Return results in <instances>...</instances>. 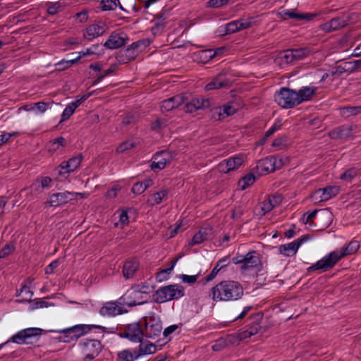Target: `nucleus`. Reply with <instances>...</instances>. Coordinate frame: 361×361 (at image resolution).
<instances>
[{
    "label": "nucleus",
    "mask_w": 361,
    "mask_h": 361,
    "mask_svg": "<svg viewBox=\"0 0 361 361\" xmlns=\"http://www.w3.org/2000/svg\"><path fill=\"white\" fill-rule=\"evenodd\" d=\"M243 294L244 289L239 282L224 280L210 289L209 297L215 302H233L240 299Z\"/></svg>",
    "instance_id": "f257e3e1"
},
{
    "label": "nucleus",
    "mask_w": 361,
    "mask_h": 361,
    "mask_svg": "<svg viewBox=\"0 0 361 361\" xmlns=\"http://www.w3.org/2000/svg\"><path fill=\"white\" fill-rule=\"evenodd\" d=\"M360 248L358 241H351L346 246L341 247L339 250L331 252L322 259L313 264L307 268V271L316 270L327 271L335 266V264L343 257L355 253Z\"/></svg>",
    "instance_id": "f03ea898"
},
{
    "label": "nucleus",
    "mask_w": 361,
    "mask_h": 361,
    "mask_svg": "<svg viewBox=\"0 0 361 361\" xmlns=\"http://www.w3.org/2000/svg\"><path fill=\"white\" fill-rule=\"evenodd\" d=\"M92 329L98 330L97 332L102 334L104 336L106 332L107 329L100 325L92 324H77L72 327L67 328L61 330V338L65 343H71L78 340L80 337L85 335L86 334L92 331Z\"/></svg>",
    "instance_id": "7ed1b4c3"
},
{
    "label": "nucleus",
    "mask_w": 361,
    "mask_h": 361,
    "mask_svg": "<svg viewBox=\"0 0 361 361\" xmlns=\"http://www.w3.org/2000/svg\"><path fill=\"white\" fill-rule=\"evenodd\" d=\"M185 295L183 286L174 283L159 288L153 295V300L157 303H164L171 300H176Z\"/></svg>",
    "instance_id": "20e7f679"
},
{
    "label": "nucleus",
    "mask_w": 361,
    "mask_h": 361,
    "mask_svg": "<svg viewBox=\"0 0 361 361\" xmlns=\"http://www.w3.org/2000/svg\"><path fill=\"white\" fill-rule=\"evenodd\" d=\"M151 44L148 38L142 39L132 43L126 49H121L116 59L121 63H128L143 52Z\"/></svg>",
    "instance_id": "39448f33"
},
{
    "label": "nucleus",
    "mask_w": 361,
    "mask_h": 361,
    "mask_svg": "<svg viewBox=\"0 0 361 361\" xmlns=\"http://www.w3.org/2000/svg\"><path fill=\"white\" fill-rule=\"evenodd\" d=\"M232 260L234 264L240 265V269L242 272L254 269L259 271L262 266L259 255L255 250L248 252L245 255H238L233 257Z\"/></svg>",
    "instance_id": "423d86ee"
},
{
    "label": "nucleus",
    "mask_w": 361,
    "mask_h": 361,
    "mask_svg": "<svg viewBox=\"0 0 361 361\" xmlns=\"http://www.w3.org/2000/svg\"><path fill=\"white\" fill-rule=\"evenodd\" d=\"M78 346L83 355V361L95 359L103 349V345L98 339H82L78 343Z\"/></svg>",
    "instance_id": "0eeeda50"
},
{
    "label": "nucleus",
    "mask_w": 361,
    "mask_h": 361,
    "mask_svg": "<svg viewBox=\"0 0 361 361\" xmlns=\"http://www.w3.org/2000/svg\"><path fill=\"white\" fill-rule=\"evenodd\" d=\"M296 90L281 87L274 94V101L283 109H293L299 105Z\"/></svg>",
    "instance_id": "6e6552de"
},
{
    "label": "nucleus",
    "mask_w": 361,
    "mask_h": 361,
    "mask_svg": "<svg viewBox=\"0 0 361 361\" xmlns=\"http://www.w3.org/2000/svg\"><path fill=\"white\" fill-rule=\"evenodd\" d=\"M145 325V336L149 338L159 337L162 332V324L159 316L154 312H150L149 316L142 317Z\"/></svg>",
    "instance_id": "1a4fd4ad"
},
{
    "label": "nucleus",
    "mask_w": 361,
    "mask_h": 361,
    "mask_svg": "<svg viewBox=\"0 0 361 361\" xmlns=\"http://www.w3.org/2000/svg\"><path fill=\"white\" fill-rule=\"evenodd\" d=\"M39 328H27L13 335L6 342L0 345V350L8 343L12 341L17 344L32 343V339L37 338L42 334Z\"/></svg>",
    "instance_id": "9d476101"
},
{
    "label": "nucleus",
    "mask_w": 361,
    "mask_h": 361,
    "mask_svg": "<svg viewBox=\"0 0 361 361\" xmlns=\"http://www.w3.org/2000/svg\"><path fill=\"white\" fill-rule=\"evenodd\" d=\"M78 197L82 199H86L88 197V194L87 192H71L68 191L54 193L49 196V200L47 203L51 207H60L73 200H76Z\"/></svg>",
    "instance_id": "9b49d317"
},
{
    "label": "nucleus",
    "mask_w": 361,
    "mask_h": 361,
    "mask_svg": "<svg viewBox=\"0 0 361 361\" xmlns=\"http://www.w3.org/2000/svg\"><path fill=\"white\" fill-rule=\"evenodd\" d=\"M281 166V159H278L277 157L271 156L259 160L252 170L260 176L280 169Z\"/></svg>",
    "instance_id": "f8f14e48"
},
{
    "label": "nucleus",
    "mask_w": 361,
    "mask_h": 361,
    "mask_svg": "<svg viewBox=\"0 0 361 361\" xmlns=\"http://www.w3.org/2000/svg\"><path fill=\"white\" fill-rule=\"evenodd\" d=\"M147 302V298L145 295H142L136 288L133 286L118 299V303L121 305L128 307H134L143 305Z\"/></svg>",
    "instance_id": "ddd939ff"
},
{
    "label": "nucleus",
    "mask_w": 361,
    "mask_h": 361,
    "mask_svg": "<svg viewBox=\"0 0 361 361\" xmlns=\"http://www.w3.org/2000/svg\"><path fill=\"white\" fill-rule=\"evenodd\" d=\"M82 159V156L79 154L71 157L68 161H62L56 169L58 178L60 180L67 178L71 172H73L79 167Z\"/></svg>",
    "instance_id": "4468645a"
},
{
    "label": "nucleus",
    "mask_w": 361,
    "mask_h": 361,
    "mask_svg": "<svg viewBox=\"0 0 361 361\" xmlns=\"http://www.w3.org/2000/svg\"><path fill=\"white\" fill-rule=\"evenodd\" d=\"M121 338H126L132 342L141 343L145 336L144 330L138 322L127 325L123 332L120 334Z\"/></svg>",
    "instance_id": "2eb2a0df"
},
{
    "label": "nucleus",
    "mask_w": 361,
    "mask_h": 361,
    "mask_svg": "<svg viewBox=\"0 0 361 361\" xmlns=\"http://www.w3.org/2000/svg\"><path fill=\"white\" fill-rule=\"evenodd\" d=\"M339 188L337 186H327L316 190L310 195V198L314 203L328 201L339 193Z\"/></svg>",
    "instance_id": "dca6fc26"
},
{
    "label": "nucleus",
    "mask_w": 361,
    "mask_h": 361,
    "mask_svg": "<svg viewBox=\"0 0 361 361\" xmlns=\"http://www.w3.org/2000/svg\"><path fill=\"white\" fill-rule=\"evenodd\" d=\"M308 240V235H302L301 238L294 240L293 242L280 245L279 252L281 254L287 257L293 256L296 254L300 246Z\"/></svg>",
    "instance_id": "f3484780"
},
{
    "label": "nucleus",
    "mask_w": 361,
    "mask_h": 361,
    "mask_svg": "<svg viewBox=\"0 0 361 361\" xmlns=\"http://www.w3.org/2000/svg\"><path fill=\"white\" fill-rule=\"evenodd\" d=\"M128 41L129 38L126 34H119L114 32L110 35L104 46L109 49H116L125 45Z\"/></svg>",
    "instance_id": "a211bd4d"
},
{
    "label": "nucleus",
    "mask_w": 361,
    "mask_h": 361,
    "mask_svg": "<svg viewBox=\"0 0 361 361\" xmlns=\"http://www.w3.org/2000/svg\"><path fill=\"white\" fill-rule=\"evenodd\" d=\"M243 157L240 155L231 157L222 161L219 164V170L221 173H228L230 171L238 169L243 163Z\"/></svg>",
    "instance_id": "6ab92c4d"
},
{
    "label": "nucleus",
    "mask_w": 361,
    "mask_h": 361,
    "mask_svg": "<svg viewBox=\"0 0 361 361\" xmlns=\"http://www.w3.org/2000/svg\"><path fill=\"white\" fill-rule=\"evenodd\" d=\"M187 98L183 94H177L161 102L160 108L162 111H169L185 103Z\"/></svg>",
    "instance_id": "aec40b11"
},
{
    "label": "nucleus",
    "mask_w": 361,
    "mask_h": 361,
    "mask_svg": "<svg viewBox=\"0 0 361 361\" xmlns=\"http://www.w3.org/2000/svg\"><path fill=\"white\" fill-rule=\"evenodd\" d=\"M127 312L122 307L118 306L116 302H107L99 310L102 316L114 317Z\"/></svg>",
    "instance_id": "412c9836"
},
{
    "label": "nucleus",
    "mask_w": 361,
    "mask_h": 361,
    "mask_svg": "<svg viewBox=\"0 0 361 361\" xmlns=\"http://www.w3.org/2000/svg\"><path fill=\"white\" fill-rule=\"evenodd\" d=\"M353 128L350 126L343 125L329 132L331 139H347L353 136Z\"/></svg>",
    "instance_id": "4be33fe9"
},
{
    "label": "nucleus",
    "mask_w": 361,
    "mask_h": 361,
    "mask_svg": "<svg viewBox=\"0 0 361 361\" xmlns=\"http://www.w3.org/2000/svg\"><path fill=\"white\" fill-rule=\"evenodd\" d=\"M170 162L169 154L166 152H157L153 157V161L150 164L152 170H161L164 169L168 163Z\"/></svg>",
    "instance_id": "5701e85b"
},
{
    "label": "nucleus",
    "mask_w": 361,
    "mask_h": 361,
    "mask_svg": "<svg viewBox=\"0 0 361 361\" xmlns=\"http://www.w3.org/2000/svg\"><path fill=\"white\" fill-rule=\"evenodd\" d=\"M318 87L316 86L302 87L298 91H296L298 97V103L300 104L303 102L311 100L316 94Z\"/></svg>",
    "instance_id": "b1692460"
},
{
    "label": "nucleus",
    "mask_w": 361,
    "mask_h": 361,
    "mask_svg": "<svg viewBox=\"0 0 361 361\" xmlns=\"http://www.w3.org/2000/svg\"><path fill=\"white\" fill-rule=\"evenodd\" d=\"M346 25L345 20L342 18H334L321 25L320 28L326 32H329L344 27Z\"/></svg>",
    "instance_id": "393cba45"
},
{
    "label": "nucleus",
    "mask_w": 361,
    "mask_h": 361,
    "mask_svg": "<svg viewBox=\"0 0 361 361\" xmlns=\"http://www.w3.org/2000/svg\"><path fill=\"white\" fill-rule=\"evenodd\" d=\"M104 32L105 27L104 25L92 24L86 28L83 35L87 40L92 41L93 39L102 35Z\"/></svg>",
    "instance_id": "a878e982"
},
{
    "label": "nucleus",
    "mask_w": 361,
    "mask_h": 361,
    "mask_svg": "<svg viewBox=\"0 0 361 361\" xmlns=\"http://www.w3.org/2000/svg\"><path fill=\"white\" fill-rule=\"evenodd\" d=\"M212 234V229L208 228H201L200 231L194 235L192 238L190 245H195L200 244L202 242L208 240Z\"/></svg>",
    "instance_id": "bb28decb"
},
{
    "label": "nucleus",
    "mask_w": 361,
    "mask_h": 361,
    "mask_svg": "<svg viewBox=\"0 0 361 361\" xmlns=\"http://www.w3.org/2000/svg\"><path fill=\"white\" fill-rule=\"evenodd\" d=\"M229 264V257H223L220 259H219L215 265V267L213 268L212 271L205 277V281L207 282L213 280L219 273V271L223 269L224 267H226Z\"/></svg>",
    "instance_id": "cd10ccee"
},
{
    "label": "nucleus",
    "mask_w": 361,
    "mask_h": 361,
    "mask_svg": "<svg viewBox=\"0 0 361 361\" xmlns=\"http://www.w3.org/2000/svg\"><path fill=\"white\" fill-rule=\"evenodd\" d=\"M139 267V263L136 260L126 262L123 267V274L126 279L132 278Z\"/></svg>",
    "instance_id": "c85d7f7f"
},
{
    "label": "nucleus",
    "mask_w": 361,
    "mask_h": 361,
    "mask_svg": "<svg viewBox=\"0 0 361 361\" xmlns=\"http://www.w3.org/2000/svg\"><path fill=\"white\" fill-rule=\"evenodd\" d=\"M288 18L289 19H295L296 20H306L310 21L312 20L315 16L316 14L311 13H299L297 9H290L288 10Z\"/></svg>",
    "instance_id": "c756f323"
},
{
    "label": "nucleus",
    "mask_w": 361,
    "mask_h": 361,
    "mask_svg": "<svg viewBox=\"0 0 361 361\" xmlns=\"http://www.w3.org/2000/svg\"><path fill=\"white\" fill-rule=\"evenodd\" d=\"M52 179L49 176L38 178L31 185V189L36 192H40L43 189L49 187Z\"/></svg>",
    "instance_id": "7c9ffc66"
},
{
    "label": "nucleus",
    "mask_w": 361,
    "mask_h": 361,
    "mask_svg": "<svg viewBox=\"0 0 361 361\" xmlns=\"http://www.w3.org/2000/svg\"><path fill=\"white\" fill-rule=\"evenodd\" d=\"M85 55V54L83 53L82 54H80L78 56H77L75 59H67V60L62 59L61 61H60L59 62H58L55 64L56 70H57L59 71H63L68 68L73 64L76 63Z\"/></svg>",
    "instance_id": "2f4dec72"
},
{
    "label": "nucleus",
    "mask_w": 361,
    "mask_h": 361,
    "mask_svg": "<svg viewBox=\"0 0 361 361\" xmlns=\"http://www.w3.org/2000/svg\"><path fill=\"white\" fill-rule=\"evenodd\" d=\"M157 347L152 343L143 345L142 343L139 345V350H135V357L138 358L142 355L153 354L156 352Z\"/></svg>",
    "instance_id": "473e14b6"
},
{
    "label": "nucleus",
    "mask_w": 361,
    "mask_h": 361,
    "mask_svg": "<svg viewBox=\"0 0 361 361\" xmlns=\"http://www.w3.org/2000/svg\"><path fill=\"white\" fill-rule=\"evenodd\" d=\"M168 195L167 190H161L159 192H154L149 196L147 203L151 206L159 204L161 202L163 199Z\"/></svg>",
    "instance_id": "72a5a7b5"
},
{
    "label": "nucleus",
    "mask_w": 361,
    "mask_h": 361,
    "mask_svg": "<svg viewBox=\"0 0 361 361\" xmlns=\"http://www.w3.org/2000/svg\"><path fill=\"white\" fill-rule=\"evenodd\" d=\"M228 81L226 79L222 80L220 77H216L212 81L206 85L207 90L219 89L228 85Z\"/></svg>",
    "instance_id": "f704fd0d"
},
{
    "label": "nucleus",
    "mask_w": 361,
    "mask_h": 361,
    "mask_svg": "<svg viewBox=\"0 0 361 361\" xmlns=\"http://www.w3.org/2000/svg\"><path fill=\"white\" fill-rule=\"evenodd\" d=\"M296 61L302 60L311 54V50L308 47L292 49Z\"/></svg>",
    "instance_id": "c9c22d12"
},
{
    "label": "nucleus",
    "mask_w": 361,
    "mask_h": 361,
    "mask_svg": "<svg viewBox=\"0 0 361 361\" xmlns=\"http://www.w3.org/2000/svg\"><path fill=\"white\" fill-rule=\"evenodd\" d=\"M135 359V352L133 353L126 349L118 353L116 361H134Z\"/></svg>",
    "instance_id": "e433bc0d"
},
{
    "label": "nucleus",
    "mask_w": 361,
    "mask_h": 361,
    "mask_svg": "<svg viewBox=\"0 0 361 361\" xmlns=\"http://www.w3.org/2000/svg\"><path fill=\"white\" fill-rule=\"evenodd\" d=\"M359 173V169L357 168H350L347 169L345 172H343L340 178L342 180L346 181V182H351V180L357 176Z\"/></svg>",
    "instance_id": "4c0bfd02"
},
{
    "label": "nucleus",
    "mask_w": 361,
    "mask_h": 361,
    "mask_svg": "<svg viewBox=\"0 0 361 361\" xmlns=\"http://www.w3.org/2000/svg\"><path fill=\"white\" fill-rule=\"evenodd\" d=\"M255 180V176L252 173H247L240 180L239 185L242 190H245L247 187L252 185Z\"/></svg>",
    "instance_id": "58836bf2"
},
{
    "label": "nucleus",
    "mask_w": 361,
    "mask_h": 361,
    "mask_svg": "<svg viewBox=\"0 0 361 361\" xmlns=\"http://www.w3.org/2000/svg\"><path fill=\"white\" fill-rule=\"evenodd\" d=\"M236 112L234 107L231 105H224L219 108V119H223L227 116H232Z\"/></svg>",
    "instance_id": "ea45409f"
},
{
    "label": "nucleus",
    "mask_w": 361,
    "mask_h": 361,
    "mask_svg": "<svg viewBox=\"0 0 361 361\" xmlns=\"http://www.w3.org/2000/svg\"><path fill=\"white\" fill-rule=\"evenodd\" d=\"M17 295H20L21 294H23V298H22V301H24V302H30L31 301V299H32V295H33V292L30 290V288L28 286H27L26 285H23L21 286V288H20V290H17Z\"/></svg>",
    "instance_id": "a19ab883"
},
{
    "label": "nucleus",
    "mask_w": 361,
    "mask_h": 361,
    "mask_svg": "<svg viewBox=\"0 0 361 361\" xmlns=\"http://www.w3.org/2000/svg\"><path fill=\"white\" fill-rule=\"evenodd\" d=\"M319 212L318 209H314L312 212H307L304 213L302 215V217L301 218V221L304 224H309L310 226H313V219L315 218L317 212Z\"/></svg>",
    "instance_id": "79ce46f5"
},
{
    "label": "nucleus",
    "mask_w": 361,
    "mask_h": 361,
    "mask_svg": "<svg viewBox=\"0 0 361 361\" xmlns=\"http://www.w3.org/2000/svg\"><path fill=\"white\" fill-rule=\"evenodd\" d=\"M117 65L116 64H112L107 70L104 71V73L98 76L94 81L93 82V85L98 84L105 77L109 76L111 74H113L117 69Z\"/></svg>",
    "instance_id": "37998d69"
},
{
    "label": "nucleus",
    "mask_w": 361,
    "mask_h": 361,
    "mask_svg": "<svg viewBox=\"0 0 361 361\" xmlns=\"http://www.w3.org/2000/svg\"><path fill=\"white\" fill-rule=\"evenodd\" d=\"M281 58L287 64L292 63L296 61L292 49H287L281 52Z\"/></svg>",
    "instance_id": "c03bdc74"
},
{
    "label": "nucleus",
    "mask_w": 361,
    "mask_h": 361,
    "mask_svg": "<svg viewBox=\"0 0 361 361\" xmlns=\"http://www.w3.org/2000/svg\"><path fill=\"white\" fill-rule=\"evenodd\" d=\"M138 116L135 113H129L125 115L122 119V124L127 126L134 124L137 121Z\"/></svg>",
    "instance_id": "a18cd8bd"
},
{
    "label": "nucleus",
    "mask_w": 361,
    "mask_h": 361,
    "mask_svg": "<svg viewBox=\"0 0 361 361\" xmlns=\"http://www.w3.org/2000/svg\"><path fill=\"white\" fill-rule=\"evenodd\" d=\"M193 104H195L197 110L204 108H208L210 106V102L207 99H200L197 97L191 99Z\"/></svg>",
    "instance_id": "49530a36"
},
{
    "label": "nucleus",
    "mask_w": 361,
    "mask_h": 361,
    "mask_svg": "<svg viewBox=\"0 0 361 361\" xmlns=\"http://www.w3.org/2000/svg\"><path fill=\"white\" fill-rule=\"evenodd\" d=\"M341 111L343 114H346L348 116L357 115L361 113V106H345Z\"/></svg>",
    "instance_id": "de8ad7c7"
},
{
    "label": "nucleus",
    "mask_w": 361,
    "mask_h": 361,
    "mask_svg": "<svg viewBox=\"0 0 361 361\" xmlns=\"http://www.w3.org/2000/svg\"><path fill=\"white\" fill-rule=\"evenodd\" d=\"M62 11V6L59 1L51 3L47 7V13L51 16L57 14Z\"/></svg>",
    "instance_id": "09e8293b"
},
{
    "label": "nucleus",
    "mask_w": 361,
    "mask_h": 361,
    "mask_svg": "<svg viewBox=\"0 0 361 361\" xmlns=\"http://www.w3.org/2000/svg\"><path fill=\"white\" fill-rule=\"evenodd\" d=\"M135 145L136 144L135 142L128 140L119 145L116 148V152L118 153H123L127 150L133 149Z\"/></svg>",
    "instance_id": "8fccbe9b"
},
{
    "label": "nucleus",
    "mask_w": 361,
    "mask_h": 361,
    "mask_svg": "<svg viewBox=\"0 0 361 361\" xmlns=\"http://www.w3.org/2000/svg\"><path fill=\"white\" fill-rule=\"evenodd\" d=\"M100 6L102 11H111L116 8L117 4L114 0H102Z\"/></svg>",
    "instance_id": "3c124183"
},
{
    "label": "nucleus",
    "mask_w": 361,
    "mask_h": 361,
    "mask_svg": "<svg viewBox=\"0 0 361 361\" xmlns=\"http://www.w3.org/2000/svg\"><path fill=\"white\" fill-rule=\"evenodd\" d=\"M136 288V290L141 293L142 295H145L147 298L148 294L150 293L149 286L147 283H142L140 284H135L133 286Z\"/></svg>",
    "instance_id": "603ef678"
},
{
    "label": "nucleus",
    "mask_w": 361,
    "mask_h": 361,
    "mask_svg": "<svg viewBox=\"0 0 361 361\" xmlns=\"http://www.w3.org/2000/svg\"><path fill=\"white\" fill-rule=\"evenodd\" d=\"M226 347L228 346L226 342V339L224 337H221L215 341L214 344L212 345V350L214 351L218 352L222 350Z\"/></svg>",
    "instance_id": "864d4df0"
},
{
    "label": "nucleus",
    "mask_w": 361,
    "mask_h": 361,
    "mask_svg": "<svg viewBox=\"0 0 361 361\" xmlns=\"http://www.w3.org/2000/svg\"><path fill=\"white\" fill-rule=\"evenodd\" d=\"M226 339V342L227 344V346L228 345H239L240 342L241 341L238 334V335H233L230 334L224 337Z\"/></svg>",
    "instance_id": "5fc2aeb1"
},
{
    "label": "nucleus",
    "mask_w": 361,
    "mask_h": 361,
    "mask_svg": "<svg viewBox=\"0 0 361 361\" xmlns=\"http://www.w3.org/2000/svg\"><path fill=\"white\" fill-rule=\"evenodd\" d=\"M75 109L73 107H72L69 104L66 106V107L64 109L62 114H61V122L65 121L74 114Z\"/></svg>",
    "instance_id": "6e6d98bb"
},
{
    "label": "nucleus",
    "mask_w": 361,
    "mask_h": 361,
    "mask_svg": "<svg viewBox=\"0 0 361 361\" xmlns=\"http://www.w3.org/2000/svg\"><path fill=\"white\" fill-rule=\"evenodd\" d=\"M229 0H209L207 3L209 8H220L228 3Z\"/></svg>",
    "instance_id": "4d7b16f0"
},
{
    "label": "nucleus",
    "mask_w": 361,
    "mask_h": 361,
    "mask_svg": "<svg viewBox=\"0 0 361 361\" xmlns=\"http://www.w3.org/2000/svg\"><path fill=\"white\" fill-rule=\"evenodd\" d=\"M267 199L273 204V209L279 205L283 201V197L279 194L269 195Z\"/></svg>",
    "instance_id": "13d9d810"
},
{
    "label": "nucleus",
    "mask_w": 361,
    "mask_h": 361,
    "mask_svg": "<svg viewBox=\"0 0 361 361\" xmlns=\"http://www.w3.org/2000/svg\"><path fill=\"white\" fill-rule=\"evenodd\" d=\"M239 31L237 20L230 22L226 25V33L231 34Z\"/></svg>",
    "instance_id": "bf43d9fd"
},
{
    "label": "nucleus",
    "mask_w": 361,
    "mask_h": 361,
    "mask_svg": "<svg viewBox=\"0 0 361 361\" xmlns=\"http://www.w3.org/2000/svg\"><path fill=\"white\" fill-rule=\"evenodd\" d=\"M15 249L14 245L7 244L0 250V258L8 256Z\"/></svg>",
    "instance_id": "052dcab7"
},
{
    "label": "nucleus",
    "mask_w": 361,
    "mask_h": 361,
    "mask_svg": "<svg viewBox=\"0 0 361 361\" xmlns=\"http://www.w3.org/2000/svg\"><path fill=\"white\" fill-rule=\"evenodd\" d=\"M91 95V93L88 94H84L80 98L75 99V101L71 102L69 104L73 107L75 110L79 106H80L85 101H86L89 97Z\"/></svg>",
    "instance_id": "680f3d73"
},
{
    "label": "nucleus",
    "mask_w": 361,
    "mask_h": 361,
    "mask_svg": "<svg viewBox=\"0 0 361 361\" xmlns=\"http://www.w3.org/2000/svg\"><path fill=\"white\" fill-rule=\"evenodd\" d=\"M166 126V121H164L163 119L158 118L152 123L151 128L153 130H159L161 128H164Z\"/></svg>",
    "instance_id": "e2e57ef3"
},
{
    "label": "nucleus",
    "mask_w": 361,
    "mask_h": 361,
    "mask_svg": "<svg viewBox=\"0 0 361 361\" xmlns=\"http://www.w3.org/2000/svg\"><path fill=\"white\" fill-rule=\"evenodd\" d=\"M273 209V204H271V202L268 200V199H265L262 202V206L261 207V210L262 212V215H264L269 212H270Z\"/></svg>",
    "instance_id": "0e129e2a"
},
{
    "label": "nucleus",
    "mask_w": 361,
    "mask_h": 361,
    "mask_svg": "<svg viewBox=\"0 0 361 361\" xmlns=\"http://www.w3.org/2000/svg\"><path fill=\"white\" fill-rule=\"evenodd\" d=\"M239 31L250 27L252 25L251 20L240 19L237 20Z\"/></svg>",
    "instance_id": "69168bd1"
},
{
    "label": "nucleus",
    "mask_w": 361,
    "mask_h": 361,
    "mask_svg": "<svg viewBox=\"0 0 361 361\" xmlns=\"http://www.w3.org/2000/svg\"><path fill=\"white\" fill-rule=\"evenodd\" d=\"M59 266V260H54L52 261L48 266L45 268V274H53L55 271V269Z\"/></svg>",
    "instance_id": "338daca9"
},
{
    "label": "nucleus",
    "mask_w": 361,
    "mask_h": 361,
    "mask_svg": "<svg viewBox=\"0 0 361 361\" xmlns=\"http://www.w3.org/2000/svg\"><path fill=\"white\" fill-rule=\"evenodd\" d=\"M131 191L134 194H142L145 191V189L141 182H137L133 185Z\"/></svg>",
    "instance_id": "774afa93"
}]
</instances>
